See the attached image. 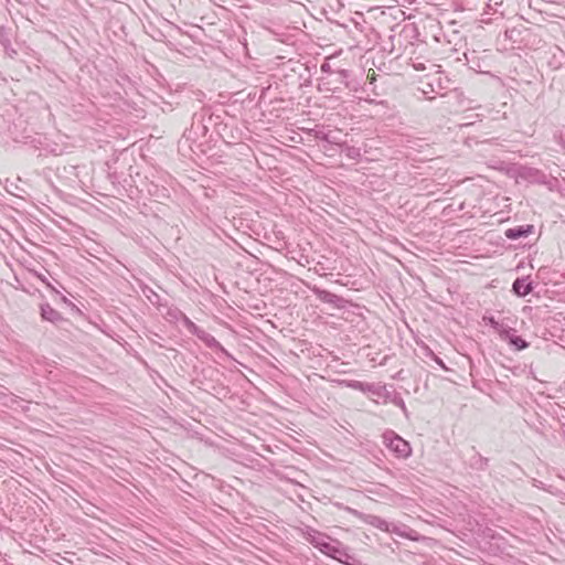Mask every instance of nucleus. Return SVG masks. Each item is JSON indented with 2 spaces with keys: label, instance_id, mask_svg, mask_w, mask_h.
I'll use <instances>...</instances> for the list:
<instances>
[{
  "label": "nucleus",
  "instance_id": "obj_1",
  "mask_svg": "<svg viewBox=\"0 0 565 565\" xmlns=\"http://www.w3.org/2000/svg\"><path fill=\"white\" fill-rule=\"evenodd\" d=\"M386 446L397 456L406 458L411 455V446L402 437L395 435L393 431L384 434Z\"/></svg>",
  "mask_w": 565,
  "mask_h": 565
},
{
  "label": "nucleus",
  "instance_id": "obj_2",
  "mask_svg": "<svg viewBox=\"0 0 565 565\" xmlns=\"http://www.w3.org/2000/svg\"><path fill=\"white\" fill-rule=\"evenodd\" d=\"M330 557L345 565H356L355 556L350 554L349 550L339 541H337Z\"/></svg>",
  "mask_w": 565,
  "mask_h": 565
},
{
  "label": "nucleus",
  "instance_id": "obj_3",
  "mask_svg": "<svg viewBox=\"0 0 565 565\" xmlns=\"http://www.w3.org/2000/svg\"><path fill=\"white\" fill-rule=\"evenodd\" d=\"M349 386L354 390H358V391H361L364 393H371L372 395H376L380 397L383 396L384 392L386 391L385 386L360 382V381H352L349 383Z\"/></svg>",
  "mask_w": 565,
  "mask_h": 565
},
{
  "label": "nucleus",
  "instance_id": "obj_4",
  "mask_svg": "<svg viewBox=\"0 0 565 565\" xmlns=\"http://www.w3.org/2000/svg\"><path fill=\"white\" fill-rule=\"evenodd\" d=\"M315 295L318 297L319 300L326 303L333 305L337 308H341L343 303V299L328 290L315 288L313 289Z\"/></svg>",
  "mask_w": 565,
  "mask_h": 565
},
{
  "label": "nucleus",
  "instance_id": "obj_5",
  "mask_svg": "<svg viewBox=\"0 0 565 565\" xmlns=\"http://www.w3.org/2000/svg\"><path fill=\"white\" fill-rule=\"evenodd\" d=\"M512 289L518 296L525 297L532 291V284L527 277L518 278L514 280Z\"/></svg>",
  "mask_w": 565,
  "mask_h": 565
},
{
  "label": "nucleus",
  "instance_id": "obj_6",
  "mask_svg": "<svg viewBox=\"0 0 565 565\" xmlns=\"http://www.w3.org/2000/svg\"><path fill=\"white\" fill-rule=\"evenodd\" d=\"M0 43L3 46L6 55L10 58H14L17 56V50L13 49L9 39L8 30L3 25L0 26Z\"/></svg>",
  "mask_w": 565,
  "mask_h": 565
},
{
  "label": "nucleus",
  "instance_id": "obj_7",
  "mask_svg": "<svg viewBox=\"0 0 565 565\" xmlns=\"http://www.w3.org/2000/svg\"><path fill=\"white\" fill-rule=\"evenodd\" d=\"M41 317L50 322L56 323L63 320L61 313L52 308L49 303L41 306Z\"/></svg>",
  "mask_w": 565,
  "mask_h": 565
},
{
  "label": "nucleus",
  "instance_id": "obj_8",
  "mask_svg": "<svg viewBox=\"0 0 565 565\" xmlns=\"http://www.w3.org/2000/svg\"><path fill=\"white\" fill-rule=\"evenodd\" d=\"M182 320L188 329V331L192 334H195L199 339H207L206 332L200 329L193 321H191L186 316L182 315Z\"/></svg>",
  "mask_w": 565,
  "mask_h": 565
},
{
  "label": "nucleus",
  "instance_id": "obj_9",
  "mask_svg": "<svg viewBox=\"0 0 565 565\" xmlns=\"http://www.w3.org/2000/svg\"><path fill=\"white\" fill-rule=\"evenodd\" d=\"M328 537L329 536L323 533L311 531L308 533L307 540L310 544H312L316 548L319 550L321 546H323V543Z\"/></svg>",
  "mask_w": 565,
  "mask_h": 565
},
{
  "label": "nucleus",
  "instance_id": "obj_10",
  "mask_svg": "<svg viewBox=\"0 0 565 565\" xmlns=\"http://www.w3.org/2000/svg\"><path fill=\"white\" fill-rule=\"evenodd\" d=\"M530 233V227L526 230L522 226L509 228L505 231V236L510 239H516L523 236H526Z\"/></svg>",
  "mask_w": 565,
  "mask_h": 565
},
{
  "label": "nucleus",
  "instance_id": "obj_11",
  "mask_svg": "<svg viewBox=\"0 0 565 565\" xmlns=\"http://www.w3.org/2000/svg\"><path fill=\"white\" fill-rule=\"evenodd\" d=\"M372 524L382 531L391 532L390 524L383 519L374 518ZM392 532L398 534L399 536L404 535L402 532H397L395 529H393Z\"/></svg>",
  "mask_w": 565,
  "mask_h": 565
},
{
  "label": "nucleus",
  "instance_id": "obj_12",
  "mask_svg": "<svg viewBox=\"0 0 565 565\" xmlns=\"http://www.w3.org/2000/svg\"><path fill=\"white\" fill-rule=\"evenodd\" d=\"M343 153L347 158L358 160L361 157V150L354 146H344Z\"/></svg>",
  "mask_w": 565,
  "mask_h": 565
},
{
  "label": "nucleus",
  "instance_id": "obj_13",
  "mask_svg": "<svg viewBox=\"0 0 565 565\" xmlns=\"http://www.w3.org/2000/svg\"><path fill=\"white\" fill-rule=\"evenodd\" d=\"M338 540H333L331 539L330 536L326 540V542L323 543V546H321L319 548V551L323 554H326L327 556H331L332 554V551H333V547L335 545Z\"/></svg>",
  "mask_w": 565,
  "mask_h": 565
},
{
  "label": "nucleus",
  "instance_id": "obj_14",
  "mask_svg": "<svg viewBox=\"0 0 565 565\" xmlns=\"http://www.w3.org/2000/svg\"><path fill=\"white\" fill-rule=\"evenodd\" d=\"M510 344L515 347L516 350H524L529 347V343L519 335H512Z\"/></svg>",
  "mask_w": 565,
  "mask_h": 565
},
{
  "label": "nucleus",
  "instance_id": "obj_15",
  "mask_svg": "<svg viewBox=\"0 0 565 565\" xmlns=\"http://www.w3.org/2000/svg\"><path fill=\"white\" fill-rule=\"evenodd\" d=\"M206 337H207V339H201V340L204 341L209 347L218 345V342L216 341V339L214 337H212L211 334H209L207 332H206Z\"/></svg>",
  "mask_w": 565,
  "mask_h": 565
},
{
  "label": "nucleus",
  "instance_id": "obj_16",
  "mask_svg": "<svg viewBox=\"0 0 565 565\" xmlns=\"http://www.w3.org/2000/svg\"><path fill=\"white\" fill-rule=\"evenodd\" d=\"M509 327H507L503 323H500L498 327L495 326V332L499 334L500 338L503 337V334L508 331Z\"/></svg>",
  "mask_w": 565,
  "mask_h": 565
},
{
  "label": "nucleus",
  "instance_id": "obj_17",
  "mask_svg": "<svg viewBox=\"0 0 565 565\" xmlns=\"http://www.w3.org/2000/svg\"><path fill=\"white\" fill-rule=\"evenodd\" d=\"M512 335H516L515 330L512 328H509L508 331L501 338V340L508 341L510 343V339L512 338Z\"/></svg>",
  "mask_w": 565,
  "mask_h": 565
},
{
  "label": "nucleus",
  "instance_id": "obj_18",
  "mask_svg": "<svg viewBox=\"0 0 565 565\" xmlns=\"http://www.w3.org/2000/svg\"><path fill=\"white\" fill-rule=\"evenodd\" d=\"M434 361L444 370H448L447 366L445 365V363L443 362V360L440 358H438L437 355H434Z\"/></svg>",
  "mask_w": 565,
  "mask_h": 565
},
{
  "label": "nucleus",
  "instance_id": "obj_19",
  "mask_svg": "<svg viewBox=\"0 0 565 565\" xmlns=\"http://www.w3.org/2000/svg\"><path fill=\"white\" fill-rule=\"evenodd\" d=\"M396 405H398V406L402 408V411H403L404 413H406V406H405V403H404V401H403L402 398H399V399L396 402Z\"/></svg>",
  "mask_w": 565,
  "mask_h": 565
},
{
  "label": "nucleus",
  "instance_id": "obj_20",
  "mask_svg": "<svg viewBox=\"0 0 565 565\" xmlns=\"http://www.w3.org/2000/svg\"><path fill=\"white\" fill-rule=\"evenodd\" d=\"M490 326L495 329V326L498 327L500 322H498L494 318H489Z\"/></svg>",
  "mask_w": 565,
  "mask_h": 565
}]
</instances>
